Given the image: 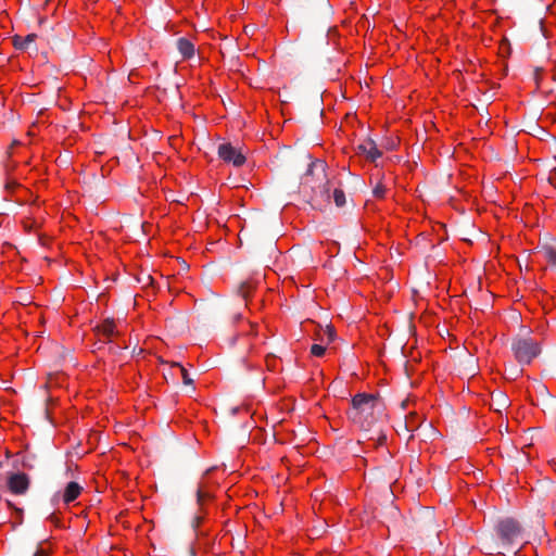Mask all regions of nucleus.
I'll return each instance as SVG.
<instances>
[{
	"label": "nucleus",
	"instance_id": "1",
	"mask_svg": "<svg viewBox=\"0 0 556 556\" xmlns=\"http://www.w3.org/2000/svg\"><path fill=\"white\" fill-rule=\"evenodd\" d=\"M383 403L378 395L357 393L352 399V408L348 412L354 425L364 431L372 429L381 417Z\"/></svg>",
	"mask_w": 556,
	"mask_h": 556
},
{
	"label": "nucleus",
	"instance_id": "2",
	"mask_svg": "<svg viewBox=\"0 0 556 556\" xmlns=\"http://www.w3.org/2000/svg\"><path fill=\"white\" fill-rule=\"evenodd\" d=\"M510 349L520 365H529L541 353L539 342L525 337L513 338Z\"/></svg>",
	"mask_w": 556,
	"mask_h": 556
},
{
	"label": "nucleus",
	"instance_id": "3",
	"mask_svg": "<svg viewBox=\"0 0 556 556\" xmlns=\"http://www.w3.org/2000/svg\"><path fill=\"white\" fill-rule=\"evenodd\" d=\"M195 496H197V505L198 509L194 513V516L192 518V521H203L205 517L210 516V503L213 497V493L211 488L204 483L199 482L197 490H195Z\"/></svg>",
	"mask_w": 556,
	"mask_h": 556
},
{
	"label": "nucleus",
	"instance_id": "4",
	"mask_svg": "<svg viewBox=\"0 0 556 556\" xmlns=\"http://www.w3.org/2000/svg\"><path fill=\"white\" fill-rule=\"evenodd\" d=\"M494 531L503 544H514L523 539L519 523H497Z\"/></svg>",
	"mask_w": 556,
	"mask_h": 556
},
{
	"label": "nucleus",
	"instance_id": "5",
	"mask_svg": "<svg viewBox=\"0 0 556 556\" xmlns=\"http://www.w3.org/2000/svg\"><path fill=\"white\" fill-rule=\"evenodd\" d=\"M217 154L224 162L231 163L236 167L245 163V156L229 142L219 144Z\"/></svg>",
	"mask_w": 556,
	"mask_h": 556
},
{
	"label": "nucleus",
	"instance_id": "6",
	"mask_svg": "<svg viewBox=\"0 0 556 556\" xmlns=\"http://www.w3.org/2000/svg\"><path fill=\"white\" fill-rule=\"evenodd\" d=\"M29 477L24 472L12 473L8 477V489L16 495L25 494L29 489Z\"/></svg>",
	"mask_w": 556,
	"mask_h": 556
},
{
	"label": "nucleus",
	"instance_id": "7",
	"mask_svg": "<svg viewBox=\"0 0 556 556\" xmlns=\"http://www.w3.org/2000/svg\"><path fill=\"white\" fill-rule=\"evenodd\" d=\"M355 149L358 154H364L366 159L371 162H375L382 155V152L371 138H366L362 143L357 144Z\"/></svg>",
	"mask_w": 556,
	"mask_h": 556
},
{
	"label": "nucleus",
	"instance_id": "8",
	"mask_svg": "<svg viewBox=\"0 0 556 556\" xmlns=\"http://www.w3.org/2000/svg\"><path fill=\"white\" fill-rule=\"evenodd\" d=\"M83 491V486L75 481H71L66 484L64 491L61 494L63 503L68 504L75 501Z\"/></svg>",
	"mask_w": 556,
	"mask_h": 556
},
{
	"label": "nucleus",
	"instance_id": "9",
	"mask_svg": "<svg viewBox=\"0 0 556 556\" xmlns=\"http://www.w3.org/2000/svg\"><path fill=\"white\" fill-rule=\"evenodd\" d=\"M177 49L185 59H190L194 55V46L187 38H179L177 40Z\"/></svg>",
	"mask_w": 556,
	"mask_h": 556
},
{
	"label": "nucleus",
	"instance_id": "10",
	"mask_svg": "<svg viewBox=\"0 0 556 556\" xmlns=\"http://www.w3.org/2000/svg\"><path fill=\"white\" fill-rule=\"evenodd\" d=\"M434 519V511L431 507H419L412 516L413 521H431Z\"/></svg>",
	"mask_w": 556,
	"mask_h": 556
},
{
	"label": "nucleus",
	"instance_id": "11",
	"mask_svg": "<svg viewBox=\"0 0 556 556\" xmlns=\"http://www.w3.org/2000/svg\"><path fill=\"white\" fill-rule=\"evenodd\" d=\"M98 333L102 334L105 338H110L115 334V323L113 319H105L101 325L96 327Z\"/></svg>",
	"mask_w": 556,
	"mask_h": 556
},
{
	"label": "nucleus",
	"instance_id": "12",
	"mask_svg": "<svg viewBox=\"0 0 556 556\" xmlns=\"http://www.w3.org/2000/svg\"><path fill=\"white\" fill-rule=\"evenodd\" d=\"M37 38L36 34H28L26 37L14 36L13 45L17 50H25Z\"/></svg>",
	"mask_w": 556,
	"mask_h": 556
},
{
	"label": "nucleus",
	"instance_id": "13",
	"mask_svg": "<svg viewBox=\"0 0 556 556\" xmlns=\"http://www.w3.org/2000/svg\"><path fill=\"white\" fill-rule=\"evenodd\" d=\"M325 170L326 164L323 161L316 160L309 163L306 174L314 175L315 172H317L318 175H321L323 178H326Z\"/></svg>",
	"mask_w": 556,
	"mask_h": 556
},
{
	"label": "nucleus",
	"instance_id": "14",
	"mask_svg": "<svg viewBox=\"0 0 556 556\" xmlns=\"http://www.w3.org/2000/svg\"><path fill=\"white\" fill-rule=\"evenodd\" d=\"M253 287L249 281H242L237 287V293L243 300H247L252 291Z\"/></svg>",
	"mask_w": 556,
	"mask_h": 556
},
{
	"label": "nucleus",
	"instance_id": "15",
	"mask_svg": "<svg viewBox=\"0 0 556 556\" xmlns=\"http://www.w3.org/2000/svg\"><path fill=\"white\" fill-rule=\"evenodd\" d=\"M492 400L496 404L495 409L497 412H501L502 408H506L508 406V400H507L506 395L503 394L502 392L497 393L496 395H493Z\"/></svg>",
	"mask_w": 556,
	"mask_h": 556
},
{
	"label": "nucleus",
	"instance_id": "16",
	"mask_svg": "<svg viewBox=\"0 0 556 556\" xmlns=\"http://www.w3.org/2000/svg\"><path fill=\"white\" fill-rule=\"evenodd\" d=\"M326 526H328V523H320L319 527H313L308 531L307 536L311 540H315L317 538H320L326 532Z\"/></svg>",
	"mask_w": 556,
	"mask_h": 556
},
{
	"label": "nucleus",
	"instance_id": "17",
	"mask_svg": "<svg viewBox=\"0 0 556 556\" xmlns=\"http://www.w3.org/2000/svg\"><path fill=\"white\" fill-rule=\"evenodd\" d=\"M418 419V416L416 414H410L406 420H405V428L408 430V431H415L416 429L419 428L420 426V422L417 421Z\"/></svg>",
	"mask_w": 556,
	"mask_h": 556
},
{
	"label": "nucleus",
	"instance_id": "18",
	"mask_svg": "<svg viewBox=\"0 0 556 556\" xmlns=\"http://www.w3.org/2000/svg\"><path fill=\"white\" fill-rule=\"evenodd\" d=\"M544 257L548 263H551L553 266H556V249L552 247H546L543 250Z\"/></svg>",
	"mask_w": 556,
	"mask_h": 556
},
{
	"label": "nucleus",
	"instance_id": "19",
	"mask_svg": "<svg viewBox=\"0 0 556 556\" xmlns=\"http://www.w3.org/2000/svg\"><path fill=\"white\" fill-rule=\"evenodd\" d=\"M333 200L338 207H342L345 204V193L341 189H334Z\"/></svg>",
	"mask_w": 556,
	"mask_h": 556
},
{
	"label": "nucleus",
	"instance_id": "20",
	"mask_svg": "<svg viewBox=\"0 0 556 556\" xmlns=\"http://www.w3.org/2000/svg\"><path fill=\"white\" fill-rule=\"evenodd\" d=\"M76 516L78 517V515H76ZM79 516H83L84 518H86L89 521H91L96 517H99V513H98V510L96 508H85V509L80 510Z\"/></svg>",
	"mask_w": 556,
	"mask_h": 556
},
{
	"label": "nucleus",
	"instance_id": "21",
	"mask_svg": "<svg viewBox=\"0 0 556 556\" xmlns=\"http://www.w3.org/2000/svg\"><path fill=\"white\" fill-rule=\"evenodd\" d=\"M176 366L179 368V370L181 372L182 382L186 386H192L193 384V379L190 377L188 370L184 366H181L179 364H176Z\"/></svg>",
	"mask_w": 556,
	"mask_h": 556
},
{
	"label": "nucleus",
	"instance_id": "22",
	"mask_svg": "<svg viewBox=\"0 0 556 556\" xmlns=\"http://www.w3.org/2000/svg\"><path fill=\"white\" fill-rule=\"evenodd\" d=\"M315 194L316 200L320 197L324 202H329V189L326 186L319 187V193L317 194V192H315Z\"/></svg>",
	"mask_w": 556,
	"mask_h": 556
},
{
	"label": "nucleus",
	"instance_id": "23",
	"mask_svg": "<svg viewBox=\"0 0 556 556\" xmlns=\"http://www.w3.org/2000/svg\"><path fill=\"white\" fill-rule=\"evenodd\" d=\"M384 193H386V187L378 182L375 188L372 189V194L376 197V198H383L384 197Z\"/></svg>",
	"mask_w": 556,
	"mask_h": 556
},
{
	"label": "nucleus",
	"instance_id": "24",
	"mask_svg": "<svg viewBox=\"0 0 556 556\" xmlns=\"http://www.w3.org/2000/svg\"><path fill=\"white\" fill-rule=\"evenodd\" d=\"M326 352V348L324 345H320V344H313L312 348H311V353L314 355V356H323Z\"/></svg>",
	"mask_w": 556,
	"mask_h": 556
},
{
	"label": "nucleus",
	"instance_id": "25",
	"mask_svg": "<svg viewBox=\"0 0 556 556\" xmlns=\"http://www.w3.org/2000/svg\"><path fill=\"white\" fill-rule=\"evenodd\" d=\"M325 334H327L328 342L333 341L334 339V329L331 326H327L324 330Z\"/></svg>",
	"mask_w": 556,
	"mask_h": 556
},
{
	"label": "nucleus",
	"instance_id": "26",
	"mask_svg": "<svg viewBox=\"0 0 556 556\" xmlns=\"http://www.w3.org/2000/svg\"><path fill=\"white\" fill-rule=\"evenodd\" d=\"M201 523H193L192 525V531L195 539H199L200 535H204L205 533L200 529Z\"/></svg>",
	"mask_w": 556,
	"mask_h": 556
},
{
	"label": "nucleus",
	"instance_id": "27",
	"mask_svg": "<svg viewBox=\"0 0 556 556\" xmlns=\"http://www.w3.org/2000/svg\"><path fill=\"white\" fill-rule=\"evenodd\" d=\"M377 434H378L377 443L380 445L384 444V442L387 441V435L384 433H382L381 430H378Z\"/></svg>",
	"mask_w": 556,
	"mask_h": 556
},
{
	"label": "nucleus",
	"instance_id": "28",
	"mask_svg": "<svg viewBox=\"0 0 556 556\" xmlns=\"http://www.w3.org/2000/svg\"><path fill=\"white\" fill-rule=\"evenodd\" d=\"M47 555H48V552L42 547H38L34 554V556H47Z\"/></svg>",
	"mask_w": 556,
	"mask_h": 556
},
{
	"label": "nucleus",
	"instance_id": "29",
	"mask_svg": "<svg viewBox=\"0 0 556 556\" xmlns=\"http://www.w3.org/2000/svg\"><path fill=\"white\" fill-rule=\"evenodd\" d=\"M23 466L26 467V468H29V469L31 468V466L28 465L25 460L23 462Z\"/></svg>",
	"mask_w": 556,
	"mask_h": 556
},
{
	"label": "nucleus",
	"instance_id": "30",
	"mask_svg": "<svg viewBox=\"0 0 556 556\" xmlns=\"http://www.w3.org/2000/svg\"><path fill=\"white\" fill-rule=\"evenodd\" d=\"M16 511H17L18 516H21V514H22V509H18V508H17V509H16Z\"/></svg>",
	"mask_w": 556,
	"mask_h": 556
},
{
	"label": "nucleus",
	"instance_id": "31",
	"mask_svg": "<svg viewBox=\"0 0 556 556\" xmlns=\"http://www.w3.org/2000/svg\"><path fill=\"white\" fill-rule=\"evenodd\" d=\"M540 532H542L543 534H545V530L543 528L540 529Z\"/></svg>",
	"mask_w": 556,
	"mask_h": 556
},
{
	"label": "nucleus",
	"instance_id": "32",
	"mask_svg": "<svg viewBox=\"0 0 556 556\" xmlns=\"http://www.w3.org/2000/svg\"><path fill=\"white\" fill-rule=\"evenodd\" d=\"M191 555H192V556H194V555H195V553H194V549H193V548H191Z\"/></svg>",
	"mask_w": 556,
	"mask_h": 556
},
{
	"label": "nucleus",
	"instance_id": "33",
	"mask_svg": "<svg viewBox=\"0 0 556 556\" xmlns=\"http://www.w3.org/2000/svg\"><path fill=\"white\" fill-rule=\"evenodd\" d=\"M504 521H505V522H508V521H511V520H510V519H505Z\"/></svg>",
	"mask_w": 556,
	"mask_h": 556
}]
</instances>
